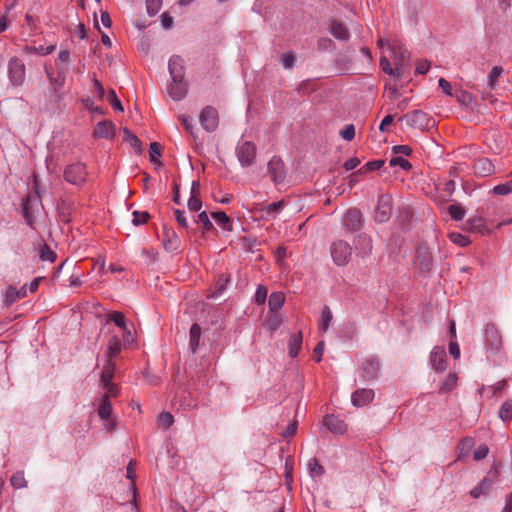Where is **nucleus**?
Returning <instances> with one entry per match:
<instances>
[{"instance_id": "7", "label": "nucleus", "mask_w": 512, "mask_h": 512, "mask_svg": "<svg viewBox=\"0 0 512 512\" xmlns=\"http://www.w3.org/2000/svg\"><path fill=\"white\" fill-rule=\"evenodd\" d=\"M360 160L358 157L354 155V184L359 181V178L371 173L380 170L385 165L384 159H374L366 162L363 166L357 169L360 165Z\"/></svg>"}, {"instance_id": "51", "label": "nucleus", "mask_w": 512, "mask_h": 512, "mask_svg": "<svg viewBox=\"0 0 512 512\" xmlns=\"http://www.w3.org/2000/svg\"><path fill=\"white\" fill-rule=\"evenodd\" d=\"M128 322H115L116 326L123 333V338L126 344H131L134 342V337L131 331L128 330L127 327Z\"/></svg>"}, {"instance_id": "14", "label": "nucleus", "mask_w": 512, "mask_h": 512, "mask_svg": "<svg viewBox=\"0 0 512 512\" xmlns=\"http://www.w3.org/2000/svg\"><path fill=\"white\" fill-rule=\"evenodd\" d=\"M486 214L483 209L477 210V215L469 218L466 221L467 231L474 233L484 234L487 231L486 225L484 223V218Z\"/></svg>"}, {"instance_id": "57", "label": "nucleus", "mask_w": 512, "mask_h": 512, "mask_svg": "<svg viewBox=\"0 0 512 512\" xmlns=\"http://www.w3.org/2000/svg\"><path fill=\"white\" fill-rule=\"evenodd\" d=\"M150 218V215L148 212L146 211H134L133 212V220H132V223L134 225H141V224H145Z\"/></svg>"}, {"instance_id": "11", "label": "nucleus", "mask_w": 512, "mask_h": 512, "mask_svg": "<svg viewBox=\"0 0 512 512\" xmlns=\"http://www.w3.org/2000/svg\"><path fill=\"white\" fill-rule=\"evenodd\" d=\"M199 121L203 129L206 131H215L219 124L217 110L211 106H206L199 116Z\"/></svg>"}, {"instance_id": "32", "label": "nucleus", "mask_w": 512, "mask_h": 512, "mask_svg": "<svg viewBox=\"0 0 512 512\" xmlns=\"http://www.w3.org/2000/svg\"><path fill=\"white\" fill-rule=\"evenodd\" d=\"M503 73V68L499 65H495L491 68L487 76V86L493 90L498 84L499 78Z\"/></svg>"}, {"instance_id": "56", "label": "nucleus", "mask_w": 512, "mask_h": 512, "mask_svg": "<svg viewBox=\"0 0 512 512\" xmlns=\"http://www.w3.org/2000/svg\"><path fill=\"white\" fill-rule=\"evenodd\" d=\"M179 121L182 123V125L185 127L186 131L191 134L192 136H195V126L193 124V119L190 116L187 115H181L179 116Z\"/></svg>"}, {"instance_id": "59", "label": "nucleus", "mask_w": 512, "mask_h": 512, "mask_svg": "<svg viewBox=\"0 0 512 512\" xmlns=\"http://www.w3.org/2000/svg\"><path fill=\"white\" fill-rule=\"evenodd\" d=\"M438 87L442 90V92L448 96L453 97L454 93L452 89V85L449 81H447L445 78L440 77L438 80Z\"/></svg>"}, {"instance_id": "20", "label": "nucleus", "mask_w": 512, "mask_h": 512, "mask_svg": "<svg viewBox=\"0 0 512 512\" xmlns=\"http://www.w3.org/2000/svg\"><path fill=\"white\" fill-rule=\"evenodd\" d=\"M303 334L302 331H296L290 334L288 340V354L291 358H296L302 348Z\"/></svg>"}, {"instance_id": "30", "label": "nucleus", "mask_w": 512, "mask_h": 512, "mask_svg": "<svg viewBox=\"0 0 512 512\" xmlns=\"http://www.w3.org/2000/svg\"><path fill=\"white\" fill-rule=\"evenodd\" d=\"M115 363L112 360H107L106 364L103 367V370L101 372L100 381L102 383V386H108L109 383H111V380L114 376L115 372Z\"/></svg>"}, {"instance_id": "48", "label": "nucleus", "mask_w": 512, "mask_h": 512, "mask_svg": "<svg viewBox=\"0 0 512 512\" xmlns=\"http://www.w3.org/2000/svg\"><path fill=\"white\" fill-rule=\"evenodd\" d=\"M10 482L15 489H21L27 486V481L22 471L14 473L10 479Z\"/></svg>"}, {"instance_id": "40", "label": "nucleus", "mask_w": 512, "mask_h": 512, "mask_svg": "<svg viewBox=\"0 0 512 512\" xmlns=\"http://www.w3.org/2000/svg\"><path fill=\"white\" fill-rule=\"evenodd\" d=\"M473 446H474V439L472 437L462 438L457 446V448L459 450L458 459H461L462 457L467 456Z\"/></svg>"}, {"instance_id": "18", "label": "nucleus", "mask_w": 512, "mask_h": 512, "mask_svg": "<svg viewBox=\"0 0 512 512\" xmlns=\"http://www.w3.org/2000/svg\"><path fill=\"white\" fill-rule=\"evenodd\" d=\"M474 173L478 177H487L494 173L495 166L489 158H479L473 164Z\"/></svg>"}, {"instance_id": "10", "label": "nucleus", "mask_w": 512, "mask_h": 512, "mask_svg": "<svg viewBox=\"0 0 512 512\" xmlns=\"http://www.w3.org/2000/svg\"><path fill=\"white\" fill-rule=\"evenodd\" d=\"M8 75L14 86H20L25 80V65L18 58L10 59L8 63Z\"/></svg>"}, {"instance_id": "49", "label": "nucleus", "mask_w": 512, "mask_h": 512, "mask_svg": "<svg viewBox=\"0 0 512 512\" xmlns=\"http://www.w3.org/2000/svg\"><path fill=\"white\" fill-rule=\"evenodd\" d=\"M39 254L43 261L54 262L56 260V253L47 244L40 247Z\"/></svg>"}, {"instance_id": "21", "label": "nucleus", "mask_w": 512, "mask_h": 512, "mask_svg": "<svg viewBox=\"0 0 512 512\" xmlns=\"http://www.w3.org/2000/svg\"><path fill=\"white\" fill-rule=\"evenodd\" d=\"M169 72L172 80L184 79V61L180 56H173L170 58Z\"/></svg>"}, {"instance_id": "42", "label": "nucleus", "mask_w": 512, "mask_h": 512, "mask_svg": "<svg viewBox=\"0 0 512 512\" xmlns=\"http://www.w3.org/2000/svg\"><path fill=\"white\" fill-rule=\"evenodd\" d=\"M380 67L384 73L389 76H395L399 78L401 76V71L399 68H392L390 61L387 57L382 56L380 58Z\"/></svg>"}, {"instance_id": "6", "label": "nucleus", "mask_w": 512, "mask_h": 512, "mask_svg": "<svg viewBox=\"0 0 512 512\" xmlns=\"http://www.w3.org/2000/svg\"><path fill=\"white\" fill-rule=\"evenodd\" d=\"M392 213V198L388 194H381L378 197L375 207L374 219L377 223H386Z\"/></svg>"}, {"instance_id": "37", "label": "nucleus", "mask_w": 512, "mask_h": 512, "mask_svg": "<svg viewBox=\"0 0 512 512\" xmlns=\"http://www.w3.org/2000/svg\"><path fill=\"white\" fill-rule=\"evenodd\" d=\"M389 166L400 167L403 171H410L413 167L407 159L395 154H392L391 158L389 159Z\"/></svg>"}, {"instance_id": "25", "label": "nucleus", "mask_w": 512, "mask_h": 512, "mask_svg": "<svg viewBox=\"0 0 512 512\" xmlns=\"http://www.w3.org/2000/svg\"><path fill=\"white\" fill-rule=\"evenodd\" d=\"M200 339H201V327L198 325L197 322H194V324L191 326L190 332H189V349L193 354H195L197 349L199 348Z\"/></svg>"}, {"instance_id": "27", "label": "nucleus", "mask_w": 512, "mask_h": 512, "mask_svg": "<svg viewBox=\"0 0 512 512\" xmlns=\"http://www.w3.org/2000/svg\"><path fill=\"white\" fill-rule=\"evenodd\" d=\"M492 484H493V481L488 478V477H484L479 483L477 486H475L471 491H470V495L477 499L479 498L481 495H485L488 493V491L491 489L492 487Z\"/></svg>"}, {"instance_id": "43", "label": "nucleus", "mask_w": 512, "mask_h": 512, "mask_svg": "<svg viewBox=\"0 0 512 512\" xmlns=\"http://www.w3.org/2000/svg\"><path fill=\"white\" fill-rule=\"evenodd\" d=\"M498 415L503 422H509L512 419V400H507L501 405Z\"/></svg>"}, {"instance_id": "34", "label": "nucleus", "mask_w": 512, "mask_h": 512, "mask_svg": "<svg viewBox=\"0 0 512 512\" xmlns=\"http://www.w3.org/2000/svg\"><path fill=\"white\" fill-rule=\"evenodd\" d=\"M212 218L217 222V224L226 231L232 230V223L228 215L223 211L213 212Z\"/></svg>"}, {"instance_id": "33", "label": "nucleus", "mask_w": 512, "mask_h": 512, "mask_svg": "<svg viewBox=\"0 0 512 512\" xmlns=\"http://www.w3.org/2000/svg\"><path fill=\"white\" fill-rule=\"evenodd\" d=\"M486 338L487 342L489 341V338L491 337V348L492 349H499L501 345V338L498 335V331L496 330L495 326L493 324H488L486 329Z\"/></svg>"}, {"instance_id": "54", "label": "nucleus", "mask_w": 512, "mask_h": 512, "mask_svg": "<svg viewBox=\"0 0 512 512\" xmlns=\"http://www.w3.org/2000/svg\"><path fill=\"white\" fill-rule=\"evenodd\" d=\"M196 222H198L202 225L204 232H208V231L214 229V226L205 211L201 212L198 215Z\"/></svg>"}, {"instance_id": "24", "label": "nucleus", "mask_w": 512, "mask_h": 512, "mask_svg": "<svg viewBox=\"0 0 512 512\" xmlns=\"http://www.w3.org/2000/svg\"><path fill=\"white\" fill-rule=\"evenodd\" d=\"M27 289L26 286H22L19 289L14 287H9L4 296V304L9 307L14 304L16 301L26 297Z\"/></svg>"}, {"instance_id": "15", "label": "nucleus", "mask_w": 512, "mask_h": 512, "mask_svg": "<svg viewBox=\"0 0 512 512\" xmlns=\"http://www.w3.org/2000/svg\"><path fill=\"white\" fill-rule=\"evenodd\" d=\"M379 361L377 358L366 359L360 367V376L365 380H372L377 377L379 371Z\"/></svg>"}, {"instance_id": "46", "label": "nucleus", "mask_w": 512, "mask_h": 512, "mask_svg": "<svg viewBox=\"0 0 512 512\" xmlns=\"http://www.w3.org/2000/svg\"><path fill=\"white\" fill-rule=\"evenodd\" d=\"M449 238L454 244H457L461 247H467L471 244L470 239L459 232H451Z\"/></svg>"}, {"instance_id": "29", "label": "nucleus", "mask_w": 512, "mask_h": 512, "mask_svg": "<svg viewBox=\"0 0 512 512\" xmlns=\"http://www.w3.org/2000/svg\"><path fill=\"white\" fill-rule=\"evenodd\" d=\"M330 33L339 40H347L349 38L348 29L339 21H332L330 25Z\"/></svg>"}, {"instance_id": "26", "label": "nucleus", "mask_w": 512, "mask_h": 512, "mask_svg": "<svg viewBox=\"0 0 512 512\" xmlns=\"http://www.w3.org/2000/svg\"><path fill=\"white\" fill-rule=\"evenodd\" d=\"M57 69H58V74H57L56 77H54L48 71V69H46L49 81H50L51 85H53L55 91H57L58 89H60L61 87L64 86L65 78H66V72H67V67L60 66L59 64H57Z\"/></svg>"}, {"instance_id": "28", "label": "nucleus", "mask_w": 512, "mask_h": 512, "mask_svg": "<svg viewBox=\"0 0 512 512\" xmlns=\"http://www.w3.org/2000/svg\"><path fill=\"white\" fill-rule=\"evenodd\" d=\"M447 212L453 221H462L466 215L465 207L459 202H454L449 205Z\"/></svg>"}, {"instance_id": "64", "label": "nucleus", "mask_w": 512, "mask_h": 512, "mask_svg": "<svg viewBox=\"0 0 512 512\" xmlns=\"http://www.w3.org/2000/svg\"><path fill=\"white\" fill-rule=\"evenodd\" d=\"M282 65L284 68H292L295 64V56L293 53L287 52L282 55L281 58Z\"/></svg>"}, {"instance_id": "16", "label": "nucleus", "mask_w": 512, "mask_h": 512, "mask_svg": "<svg viewBox=\"0 0 512 512\" xmlns=\"http://www.w3.org/2000/svg\"><path fill=\"white\" fill-rule=\"evenodd\" d=\"M181 244L177 233L172 229L164 226L163 228V246L168 252H174L179 249Z\"/></svg>"}, {"instance_id": "44", "label": "nucleus", "mask_w": 512, "mask_h": 512, "mask_svg": "<svg viewBox=\"0 0 512 512\" xmlns=\"http://www.w3.org/2000/svg\"><path fill=\"white\" fill-rule=\"evenodd\" d=\"M284 207V201L274 202L262 209L263 213L270 218H275L276 215L281 211Z\"/></svg>"}, {"instance_id": "19", "label": "nucleus", "mask_w": 512, "mask_h": 512, "mask_svg": "<svg viewBox=\"0 0 512 512\" xmlns=\"http://www.w3.org/2000/svg\"><path fill=\"white\" fill-rule=\"evenodd\" d=\"M375 397L374 390L372 389H358L354 391V407L368 406Z\"/></svg>"}, {"instance_id": "13", "label": "nucleus", "mask_w": 512, "mask_h": 512, "mask_svg": "<svg viewBox=\"0 0 512 512\" xmlns=\"http://www.w3.org/2000/svg\"><path fill=\"white\" fill-rule=\"evenodd\" d=\"M268 172L276 184H280L285 179L284 163L278 157H273L268 163Z\"/></svg>"}, {"instance_id": "17", "label": "nucleus", "mask_w": 512, "mask_h": 512, "mask_svg": "<svg viewBox=\"0 0 512 512\" xmlns=\"http://www.w3.org/2000/svg\"><path fill=\"white\" fill-rule=\"evenodd\" d=\"M116 135L115 126L111 121H101L94 128L95 138L113 139Z\"/></svg>"}, {"instance_id": "1", "label": "nucleus", "mask_w": 512, "mask_h": 512, "mask_svg": "<svg viewBox=\"0 0 512 512\" xmlns=\"http://www.w3.org/2000/svg\"><path fill=\"white\" fill-rule=\"evenodd\" d=\"M413 269L418 276L429 278L434 268L433 254L426 243H420L415 248L412 260Z\"/></svg>"}, {"instance_id": "2", "label": "nucleus", "mask_w": 512, "mask_h": 512, "mask_svg": "<svg viewBox=\"0 0 512 512\" xmlns=\"http://www.w3.org/2000/svg\"><path fill=\"white\" fill-rule=\"evenodd\" d=\"M361 211L354 207V252L362 258L369 255L372 251V240L365 233H357L356 226L361 223Z\"/></svg>"}, {"instance_id": "8", "label": "nucleus", "mask_w": 512, "mask_h": 512, "mask_svg": "<svg viewBox=\"0 0 512 512\" xmlns=\"http://www.w3.org/2000/svg\"><path fill=\"white\" fill-rule=\"evenodd\" d=\"M86 177V168L82 163L69 165L64 172L65 180L73 185H81L85 183Z\"/></svg>"}, {"instance_id": "47", "label": "nucleus", "mask_w": 512, "mask_h": 512, "mask_svg": "<svg viewBox=\"0 0 512 512\" xmlns=\"http://www.w3.org/2000/svg\"><path fill=\"white\" fill-rule=\"evenodd\" d=\"M30 202H31V198L28 196L24 203H23V216L25 218V221L26 223L30 226V227H33V224H34V216H33V213H32V209H31V206H30Z\"/></svg>"}, {"instance_id": "62", "label": "nucleus", "mask_w": 512, "mask_h": 512, "mask_svg": "<svg viewBox=\"0 0 512 512\" xmlns=\"http://www.w3.org/2000/svg\"><path fill=\"white\" fill-rule=\"evenodd\" d=\"M489 453V447L486 444H480L473 453V459L475 461L482 460L487 457Z\"/></svg>"}, {"instance_id": "5", "label": "nucleus", "mask_w": 512, "mask_h": 512, "mask_svg": "<svg viewBox=\"0 0 512 512\" xmlns=\"http://www.w3.org/2000/svg\"><path fill=\"white\" fill-rule=\"evenodd\" d=\"M86 316L87 318L95 317L100 320H125L126 314L120 311H110L103 308L98 303L89 304L86 307Z\"/></svg>"}, {"instance_id": "41", "label": "nucleus", "mask_w": 512, "mask_h": 512, "mask_svg": "<svg viewBox=\"0 0 512 512\" xmlns=\"http://www.w3.org/2000/svg\"><path fill=\"white\" fill-rule=\"evenodd\" d=\"M285 295L283 292H274L270 295L268 304L271 311H277L284 303Z\"/></svg>"}, {"instance_id": "22", "label": "nucleus", "mask_w": 512, "mask_h": 512, "mask_svg": "<svg viewBox=\"0 0 512 512\" xmlns=\"http://www.w3.org/2000/svg\"><path fill=\"white\" fill-rule=\"evenodd\" d=\"M324 424L333 434L336 435L343 434L347 429V425L335 415H327L324 418Z\"/></svg>"}, {"instance_id": "39", "label": "nucleus", "mask_w": 512, "mask_h": 512, "mask_svg": "<svg viewBox=\"0 0 512 512\" xmlns=\"http://www.w3.org/2000/svg\"><path fill=\"white\" fill-rule=\"evenodd\" d=\"M121 342L120 340L114 336L109 340L107 347V356L108 360H112L121 352Z\"/></svg>"}, {"instance_id": "4", "label": "nucleus", "mask_w": 512, "mask_h": 512, "mask_svg": "<svg viewBox=\"0 0 512 512\" xmlns=\"http://www.w3.org/2000/svg\"><path fill=\"white\" fill-rule=\"evenodd\" d=\"M330 255L335 265L345 266L352 256V247L349 242L336 239L330 245Z\"/></svg>"}, {"instance_id": "3", "label": "nucleus", "mask_w": 512, "mask_h": 512, "mask_svg": "<svg viewBox=\"0 0 512 512\" xmlns=\"http://www.w3.org/2000/svg\"><path fill=\"white\" fill-rule=\"evenodd\" d=\"M398 120H405L409 127L420 130H429L436 124L433 117L422 110L410 111L401 116Z\"/></svg>"}, {"instance_id": "9", "label": "nucleus", "mask_w": 512, "mask_h": 512, "mask_svg": "<svg viewBox=\"0 0 512 512\" xmlns=\"http://www.w3.org/2000/svg\"><path fill=\"white\" fill-rule=\"evenodd\" d=\"M236 155L243 166H250L256 157V147L250 141H244L237 145Z\"/></svg>"}, {"instance_id": "53", "label": "nucleus", "mask_w": 512, "mask_h": 512, "mask_svg": "<svg viewBox=\"0 0 512 512\" xmlns=\"http://www.w3.org/2000/svg\"><path fill=\"white\" fill-rule=\"evenodd\" d=\"M392 154L398 156L410 157L413 153V149L409 145H394L391 148Z\"/></svg>"}, {"instance_id": "31", "label": "nucleus", "mask_w": 512, "mask_h": 512, "mask_svg": "<svg viewBox=\"0 0 512 512\" xmlns=\"http://www.w3.org/2000/svg\"><path fill=\"white\" fill-rule=\"evenodd\" d=\"M462 108H470L474 97L466 90L458 89L453 96Z\"/></svg>"}, {"instance_id": "63", "label": "nucleus", "mask_w": 512, "mask_h": 512, "mask_svg": "<svg viewBox=\"0 0 512 512\" xmlns=\"http://www.w3.org/2000/svg\"><path fill=\"white\" fill-rule=\"evenodd\" d=\"M267 288L265 286H258L257 290H256V293H255V301L256 303L262 305L265 303L266 301V298H267Z\"/></svg>"}, {"instance_id": "61", "label": "nucleus", "mask_w": 512, "mask_h": 512, "mask_svg": "<svg viewBox=\"0 0 512 512\" xmlns=\"http://www.w3.org/2000/svg\"><path fill=\"white\" fill-rule=\"evenodd\" d=\"M162 6V0H146L147 12L149 15H155Z\"/></svg>"}, {"instance_id": "23", "label": "nucleus", "mask_w": 512, "mask_h": 512, "mask_svg": "<svg viewBox=\"0 0 512 512\" xmlns=\"http://www.w3.org/2000/svg\"><path fill=\"white\" fill-rule=\"evenodd\" d=\"M168 93L173 100L180 101L187 94V85L183 80H172Z\"/></svg>"}, {"instance_id": "55", "label": "nucleus", "mask_w": 512, "mask_h": 512, "mask_svg": "<svg viewBox=\"0 0 512 512\" xmlns=\"http://www.w3.org/2000/svg\"><path fill=\"white\" fill-rule=\"evenodd\" d=\"M149 156H150V161L151 162H153V163H157L158 162V159L161 156V146H160L159 143L152 142L150 144Z\"/></svg>"}, {"instance_id": "12", "label": "nucleus", "mask_w": 512, "mask_h": 512, "mask_svg": "<svg viewBox=\"0 0 512 512\" xmlns=\"http://www.w3.org/2000/svg\"><path fill=\"white\" fill-rule=\"evenodd\" d=\"M430 363L437 372H443L447 368L446 352L443 347H434L430 354Z\"/></svg>"}, {"instance_id": "45", "label": "nucleus", "mask_w": 512, "mask_h": 512, "mask_svg": "<svg viewBox=\"0 0 512 512\" xmlns=\"http://www.w3.org/2000/svg\"><path fill=\"white\" fill-rule=\"evenodd\" d=\"M308 470L312 477H321L324 474V468L316 458H311L309 460Z\"/></svg>"}, {"instance_id": "50", "label": "nucleus", "mask_w": 512, "mask_h": 512, "mask_svg": "<svg viewBox=\"0 0 512 512\" xmlns=\"http://www.w3.org/2000/svg\"><path fill=\"white\" fill-rule=\"evenodd\" d=\"M107 101L115 111L123 112L124 108L114 90H110L106 96Z\"/></svg>"}, {"instance_id": "58", "label": "nucleus", "mask_w": 512, "mask_h": 512, "mask_svg": "<svg viewBox=\"0 0 512 512\" xmlns=\"http://www.w3.org/2000/svg\"><path fill=\"white\" fill-rule=\"evenodd\" d=\"M512 191L510 183H501L493 187L492 193L494 195L505 196Z\"/></svg>"}, {"instance_id": "36", "label": "nucleus", "mask_w": 512, "mask_h": 512, "mask_svg": "<svg viewBox=\"0 0 512 512\" xmlns=\"http://www.w3.org/2000/svg\"><path fill=\"white\" fill-rule=\"evenodd\" d=\"M113 408L107 397H102L98 408V415L101 419L107 420L111 417Z\"/></svg>"}, {"instance_id": "60", "label": "nucleus", "mask_w": 512, "mask_h": 512, "mask_svg": "<svg viewBox=\"0 0 512 512\" xmlns=\"http://www.w3.org/2000/svg\"><path fill=\"white\" fill-rule=\"evenodd\" d=\"M174 422L173 415L169 412H162L159 416V425L168 429Z\"/></svg>"}, {"instance_id": "52", "label": "nucleus", "mask_w": 512, "mask_h": 512, "mask_svg": "<svg viewBox=\"0 0 512 512\" xmlns=\"http://www.w3.org/2000/svg\"><path fill=\"white\" fill-rule=\"evenodd\" d=\"M395 116L396 114H387L382 118L378 126V129L381 133H386L389 131L388 127L393 125Z\"/></svg>"}, {"instance_id": "35", "label": "nucleus", "mask_w": 512, "mask_h": 512, "mask_svg": "<svg viewBox=\"0 0 512 512\" xmlns=\"http://www.w3.org/2000/svg\"><path fill=\"white\" fill-rule=\"evenodd\" d=\"M458 377L456 373H449L446 378L443 380L439 392L440 393H448L452 391L457 386Z\"/></svg>"}, {"instance_id": "38", "label": "nucleus", "mask_w": 512, "mask_h": 512, "mask_svg": "<svg viewBox=\"0 0 512 512\" xmlns=\"http://www.w3.org/2000/svg\"><path fill=\"white\" fill-rule=\"evenodd\" d=\"M123 133V139L128 142L131 147L134 148V150L138 153L141 152V141L138 139V137L132 133L128 128L122 129Z\"/></svg>"}]
</instances>
